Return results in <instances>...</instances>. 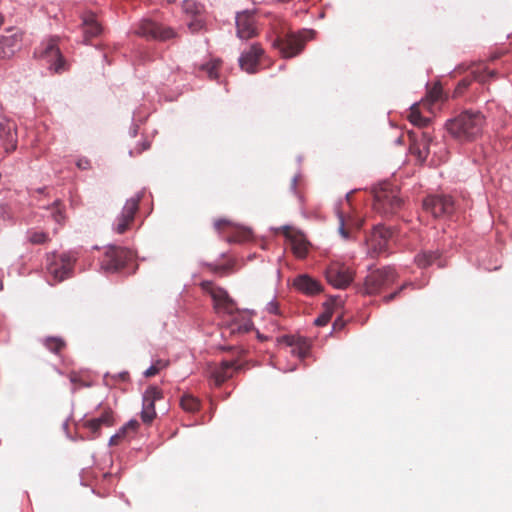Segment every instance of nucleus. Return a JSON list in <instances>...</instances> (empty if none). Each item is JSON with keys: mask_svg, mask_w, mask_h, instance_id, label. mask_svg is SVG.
Segmentation results:
<instances>
[{"mask_svg": "<svg viewBox=\"0 0 512 512\" xmlns=\"http://www.w3.org/2000/svg\"><path fill=\"white\" fill-rule=\"evenodd\" d=\"M399 190L391 183L384 182L374 190V210L382 215H393L402 207Z\"/></svg>", "mask_w": 512, "mask_h": 512, "instance_id": "3", "label": "nucleus"}, {"mask_svg": "<svg viewBox=\"0 0 512 512\" xmlns=\"http://www.w3.org/2000/svg\"><path fill=\"white\" fill-rule=\"evenodd\" d=\"M222 349H223V350H232V349H234V347H232V346H228V347H222Z\"/></svg>", "mask_w": 512, "mask_h": 512, "instance_id": "53", "label": "nucleus"}, {"mask_svg": "<svg viewBox=\"0 0 512 512\" xmlns=\"http://www.w3.org/2000/svg\"><path fill=\"white\" fill-rule=\"evenodd\" d=\"M142 196V193H138L126 201L120 216L117 217L114 223V231L116 233L123 234L130 228L138 211Z\"/></svg>", "mask_w": 512, "mask_h": 512, "instance_id": "12", "label": "nucleus"}, {"mask_svg": "<svg viewBox=\"0 0 512 512\" xmlns=\"http://www.w3.org/2000/svg\"><path fill=\"white\" fill-rule=\"evenodd\" d=\"M2 288H3V283H2V281L0 280V290H2Z\"/></svg>", "mask_w": 512, "mask_h": 512, "instance_id": "54", "label": "nucleus"}, {"mask_svg": "<svg viewBox=\"0 0 512 512\" xmlns=\"http://www.w3.org/2000/svg\"><path fill=\"white\" fill-rule=\"evenodd\" d=\"M471 74L473 75V80L478 82H485L488 76H492L493 72L485 73L483 67H477L472 70ZM472 79L469 77H465L459 81L458 85L455 88L454 95L460 96L464 93V91L471 85Z\"/></svg>", "mask_w": 512, "mask_h": 512, "instance_id": "23", "label": "nucleus"}, {"mask_svg": "<svg viewBox=\"0 0 512 512\" xmlns=\"http://www.w3.org/2000/svg\"><path fill=\"white\" fill-rule=\"evenodd\" d=\"M188 27L192 32H197L203 27V20L202 18L195 16V19L188 22Z\"/></svg>", "mask_w": 512, "mask_h": 512, "instance_id": "39", "label": "nucleus"}, {"mask_svg": "<svg viewBox=\"0 0 512 512\" xmlns=\"http://www.w3.org/2000/svg\"><path fill=\"white\" fill-rule=\"evenodd\" d=\"M334 328H337V327H342L343 326V323H342V320L340 318H338L334 324H333Z\"/></svg>", "mask_w": 512, "mask_h": 512, "instance_id": "51", "label": "nucleus"}, {"mask_svg": "<svg viewBox=\"0 0 512 512\" xmlns=\"http://www.w3.org/2000/svg\"><path fill=\"white\" fill-rule=\"evenodd\" d=\"M35 55L45 60L47 64H49L50 69L54 70L56 73H61L68 69L67 63L58 48L57 39L55 38H51L47 43L42 44L35 51Z\"/></svg>", "mask_w": 512, "mask_h": 512, "instance_id": "8", "label": "nucleus"}, {"mask_svg": "<svg viewBox=\"0 0 512 512\" xmlns=\"http://www.w3.org/2000/svg\"><path fill=\"white\" fill-rule=\"evenodd\" d=\"M237 36L240 39L248 40L258 34L256 20L253 13L244 11L236 16Z\"/></svg>", "mask_w": 512, "mask_h": 512, "instance_id": "17", "label": "nucleus"}, {"mask_svg": "<svg viewBox=\"0 0 512 512\" xmlns=\"http://www.w3.org/2000/svg\"><path fill=\"white\" fill-rule=\"evenodd\" d=\"M332 311L330 309H326L320 316H318L314 320V324L316 326H325L331 320Z\"/></svg>", "mask_w": 512, "mask_h": 512, "instance_id": "38", "label": "nucleus"}, {"mask_svg": "<svg viewBox=\"0 0 512 512\" xmlns=\"http://www.w3.org/2000/svg\"><path fill=\"white\" fill-rule=\"evenodd\" d=\"M150 148V142L149 141H143L141 143V147L140 148H136L135 149V153L138 155V154H141L143 151L145 150H148Z\"/></svg>", "mask_w": 512, "mask_h": 512, "instance_id": "47", "label": "nucleus"}, {"mask_svg": "<svg viewBox=\"0 0 512 512\" xmlns=\"http://www.w3.org/2000/svg\"><path fill=\"white\" fill-rule=\"evenodd\" d=\"M76 165L81 170H87L91 168V163L87 158H80Z\"/></svg>", "mask_w": 512, "mask_h": 512, "instance_id": "43", "label": "nucleus"}, {"mask_svg": "<svg viewBox=\"0 0 512 512\" xmlns=\"http://www.w3.org/2000/svg\"><path fill=\"white\" fill-rule=\"evenodd\" d=\"M326 279L329 284L338 289H345L354 278L353 270L344 263L334 261L327 267Z\"/></svg>", "mask_w": 512, "mask_h": 512, "instance_id": "10", "label": "nucleus"}, {"mask_svg": "<svg viewBox=\"0 0 512 512\" xmlns=\"http://www.w3.org/2000/svg\"><path fill=\"white\" fill-rule=\"evenodd\" d=\"M201 288L211 296L217 314L231 316V320L222 331L224 337L242 335L251 331L253 324L250 318L239 311L236 302L224 288L211 281H203Z\"/></svg>", "mask_w": 512, "mask_h": 512, "instance_id": "1", "label": "nucleus"}, {"mask_svg": "<svg viewBox=\"0 0 512 512\" xmlns=\"http://www.w3.org/2000/svg\"><path fill=\"white\" fill-rule=\"evenodd\" d=\"M423 209L435 218L448 216L454 212V201L448 195H429L423 200Z\"/></svg>", "mask_w": 512, "mask_h": 512, "instance_id": "11", "label": "nucleus"}, {"mask_svg": "<svg viewBox=\"0 0 512 512\" xmlns=\"http://www.w3.org/2000/svg\"><path fill=\"white\" fill-rule=\"evenodd\" d=\"M115 424L114 412L106 405H99L96 409V415L92 418H83L81 420L82 428L89 431L90 439H96L101 435L104 427H112Z\"/></svg>", "mask_w": 512, "mask_h": 512, "instance_id": "6", "label": "nucleus"}, {"mask_svg": "<svg viewBox=\"0 0 512 512\" xmlns=\"http://www.w3.org/2000/svg\"><path fill=\"white\" fill-rule=\"evenodd\" d=\"M443 100V89L439 83L434 84L426 94V97L421 101V105L428 110L431 106Z\"/></svg>", "mask_w": 512, "mask_h": 512, "instance_id": "27", "label": "nucleus"}, {"mask_svg": "<svg viewBox=\"0 0 512 512\" xmlns=\"http://www.w3.org/2000/svg\"><path fill=\"white\" fill-rule=\"evenodd\" d=\"M421 102L418 104H414L408 115L409 121L418 127H427L429 125L430 119L427 117H423L420 112Z\"/></svg>", "mask_w": 512, "mask_h": 512, "instance_id": "28", "label": "nucleus"}, {"mask_svg": "<svg viewBox=\"0 0 512 512\" xmlns=\"http://www.w3.org/2000/svg\"><path fill=\"white\" fill-rule=\"evenodd\" d=\"M76 256L72 253H53L48 255L46 269L52 278L50 284L54 285L70 278L73 273Z\"/></svg>", "mask_w": 512, "mask_h": 512, "instance_id": "4", "label": "nucleus"}, {"mask_svg": "<svg viewBox=\"0 0 512 512\" xmlns=\"http://www.w3.org/2000/svg\"><path fill=\"white\" fill-rule=\"evenodd\" d=\"M485 117L479 111L467 110L446 122V129L458 142L476 140L483 131Z\"/></svg>", "mask_w": 512, "mask_h": 512, "instance_id": "2", "label": "nucleus"}, {"mask_svg": "<svg viewBox=\"0 0 512 512\" xmlns=\"http://www.w3.org/2000/svg\"><path fill=\"white\" fill-rule=\"evenodd\" d=\"M139 427V422L137 420H130L127 424H125L121 429L122 432H125L126 434L132 432H136Z\"/></svg>", "mask_w": 512, "mask_h": 512, "instance_id": "40", "label": "nucleus"}, {"mask_svg": "<svg viewBox=\"0 0 512 512\" xmlns=\"http://www.w3.org/2000/svg\"><path fill=\"white\" fill-rule=\"evenodd\" d=\"M134 33L146 39L166 41L176 36L175 31L152 20L144 19L139 22Z\"/></svg>", "mask_w": 512, "mask_h": 512, "instance_id": "9", "label": "nucleus"}, {"mask_svg": "<svg viewBox=\"0 0 512 512\" xmlns=\"http://www.w3.org/2000/svg\"><path fill=\"white\" fill-rule=\"evenodd\" d=\"M341 225L339 228V232L342 235L343 238L347 239L349 237L348 231L344 228V222L343 219H340Z\"/></svg>", "mask_w": 512, "mask_h": 512, "instance_id": "48", "label": "nucleus"}, {"mask_svg": "<svg viewBox=\"0 0 512 512\" xmlns=\"http://www.w3.org/2000/svg\"><path fill=\"white\" fill-rule=\"evenodd\" d=\"M406 287V285H402L397 291H395L394 293H391L387 296L384 297V301L386 303L392 301L393 299L396 298V296Z\"/></svg>", "mask_w": 512, "mask_h": 512, "instance_id": "46", "label": "nucleus"}, {"mask_svg": "<svg viewBox=\"0 0 512 512\" xmlns=\"http://www.w3.org/2000/svg\"><path fill=\"white\" fill-rule=\"evenodd\" d=\"M220 64H221L220 60H213L210 63L203 65L202 69L207 72V75L210 79H217Z\"/></svg>", "mask_w": 512, "mask_h": 512, "instance_id": "36", "label": "nucleus"}, {"mask_svg": "<svg viewBox=\"0 0 512 512\" xmlns=\"http://www.w3.org/2000/svg\"><path fill=\"white\" fill-rule=\"evenodd\" d=\"M0 137L4 140L5 150L7 152H11L16 149L17 133L14 123L7 122L0 134Z\"/></svg>", "mask_w": 512, "mask_h": 512, "instance_id": "26", "label": "nucleus"}, {"mask_svg": "<svg viewBox=\"0 0 512 512\" xmlns=\"http://www.w3.org/2000/svg\"><path fill=\"white\" fill-rule=\"evenodd\" d=\"M4 22H5V18H4V16L0 13V27H2V26H3Z\"/></svg>", "mask_w": 512, "mask_h": 512, "instance_id": "52", "label": "nucleus"}, {"mask_svg": "<svg viewBox=\"0 0 512 512\" xmlns=\"http://www.w3.org/2000/svg\"><path fill=\"white\" fill-rule=\"evenodd\" d=\"M391 235H392V232L390 229H388L384 226H381V225H377L374 228L368 241H369L371 247L374 248V250H376L378 252H383L387 248V243H388V240L390 239Z\"/></svg>", "mask_w": 512, "mask_h": 512, "instance_id": "21", "label": "nucleus"}, {"mask_svg": "<svg viewBox=\"0 0 512 512\" xmlns=\"http://www.w3.org/2000/svg\"><path fill=\"white\" fill-rule=\"evenodd\" d=\"M397 277L395 269L390 266L373 270L365 278L363 293L366 295L378 294L393 284Z\"/></svg>", "mask_w": 512, "mask_h": 512, "instance_id": "5", "label": "nucleus"}, {"mask_svg": "<svg viewBox=\"0 0 512 512\" xmlns=\"http://www.w3.org/2000/svg\"><path fill=\"white\" fill-rule=\"evenodd\" d=\"M44 345L55 354H59L66 347L65 341L59 337H47L44 340Z\"/></svg>", "mask_w": 512, "mask_h": 512, "instance_id": "31", "label": "nucleus"}, {"mask_svg": "<svg viewBox=\"0 0 512 512\" xmlns=\"http://www.w3.org/2000/svg\"><path fill=\"white\" fill-rule=\"evenodd\" d=\"M22 32L8 30V34L0 37V59H10L21 47Z\"/></svg>", "mask_w": 512, "mask_h": 512, "instance_id": "16", "label": "nucleus"}, {"mask_svg": "<svg viewBox=\"0 0 512 512\" xmlns=\"http://www.w3.org/2000/svg\"><path fill=\"white\" fill-rule=\"evenodd\" d=\"M297 182H298V176L293 177V179L291 181V189L294 192L296 191Z\"/></svg>", "mask_w": 512, "mask_h": 512, "instance_id": "50", "label": "nucleus"}, {"mask_svg": "<svg viewBox=\"0 0 512 512\" xmlns=\"http://www.w3.org/2000/svg\"><path fill=\"white\" fill-rule=\"evenodd\" d=\"M214 228L220 234L225 232H238V228L236 227V225L225 218L215 220Z\"/></svg>", "mask_w": 512, "mask_h": 512, "instance_id": "32", "label": "nucleus"}, {"mask_svg": "<svg viewBox=\"0 0 512 512\" xmlns=\"http://www.w3.org/2000/svg\"><path fill=\"white\" fill-rule=\"evenodd\" d=\"M126 433L122 432V429H120L115 435H113L110 438L109 444L110 445H118L122 439L126 437Z\"/></svg>", "mask_w": 512, "mask_h": 512, "instance_id": "41", "label": "nucleus"}, {"mask_svg": "<svg viewBox=\"0 0 512 512\" xmlns=\"http://www.w3.org/2000/svg\"><path fill=\"white\" fill-rule=\"evenodd\" d=\"M274 45L280 50L286 58H291L302 52L305 46V40L301 35L289 33L283 38H277Z\"/></svg>", "mask_w": 512, "mask_h": 512, "instance_id": "14", "label": "nucleus"}, {"mask_svg": "<svg viewBox=\"0 0 512 512\" xmlns=\"http://www.w3.org/2000/svg\"><path fill=\"white\" fill-rule=\"evenodd\" d=\"M69 379L74 385H78V386H87L88 385L81 379L80 375L76 372H71L69 375Z\"/></svg>", "mask_w": 512, "mask_h": 512, "instance_id": "42", "label": "nucleus"}, {"mask_svg": "<svg viewBox=\"0 0 512 512\" xmlns=\"http://www.w3.org/2000/svg\"><path fill=\"white\" fill-rule=\"evenodd\" d=\"M131 250L119 246L107 247L102 260L101 268L106 272H117L133 260Z\"/></svg>", "mask_w": 512, "mask_h": 512, "instance_id": "7", "label": "nucleus"}, {"mask_svg": "<svg viewBox=\"0 0 512 512\" xmlns=\"http://www.w3.org/2000/svg\"><path fill=\"white\" fill-rule=\"evenodd\" d=\"M268 310L270 313L278 314V310H279L278 304L274 303V302L269 303Z\"/></svg>", "mask_w": 512, "mask_h": 512, "instance_id": "49", "label": "nucleus"}, {"mask_svg": "<svg viewBox=\"0 0 512 512\" xmlns=\"http://www.w3.org/2000/svg\"><path fill=\"white\" fill-rule=\"evenodd\" d=\"M51 216L59 225H62L65 220L63 208L59 201H55L52 207Z\"/></svg>", "mask_w": 512, "mask_h": 512, "instance_id": "37", "label": "nucleus"}, {"mask_svg": "<svg viewBox=\"0 0 512 512\" xmlns=\"http://www.w3.org/2000/svg\"><path fill=\"white\" fill-rule=\"evenodd\" d=\"M286 343L292 347L291 353L304 359L309 354L310 345L305 338L286 336L284 337Z\"/></svg>", "mask_w": 512, "mask_h": 512, "instance_id": "25", "label": "nucleus"}, {"mask_svg": "<svg viewBox=\"0 0 512 512\" xmlns=\"http://www.w3.org/2000/svg\"><path fill=\"white\" fill-rule=\"evenodd\" d=\"M249 235V231L248 230H242L241 231V236H235V237H227V241L228 242H238V241H241L242 239H245L246 237H248Z\"/></svg>", "mask_w": 512, "mask_h": 512, "instance_id": "45", "label": "nucleus"}, {"mask_svg": "<svg viewBox=\"0 0 512 512\" xmlns=\"http://www.w3.org/2000/svg\"><path fill=\"white\" fill-rule=\"evenodd\" d=\"M180 405L183 410L190 412V413H194V412L198 411L200 408L199 400L190 394H184L181 397Z\"/></svg>", "mask_w": 512, "mask_h": 512, "instance_id": "29", "label": "nucleus"}, {"mask_svg": "<svg viewBox=\"0 0 512 512\" xmlns=\"http://www.w3.org/2000/svg\"><path fill=\"white\" fill-rule=\"evenodd\" d=\"M162 398V390L156 386H150L144 392L141 419L145 424H150L156 417L155 402Z\"/></svg>", "mask_w": 512, "mask_h": 512, "instance_id": "15", "label": "nucleus"}, {"mask_svg": "<svg viewBox=\"0 0 512 512\" xmlns=\"http://www.w3.org/2000/svg\"><path fill=\"white\" fill-rule=\"evenodd\" d=\"M430 142L431 136L426 132H422L419 139L411 142L409 151L417 158V160L424 162L429 154Z\"/></svg>", "mask_w": 512, "mask_h": 512, "instance_id": "22", "label": "nucleus"}, {"mask_svg": "<svg viewBox=\"0 0 512 512\" xmlns=\"http://www.w3.org/2000/svg\"><path fill=\"white\" fill-rule=\"evenodd\" d=\"M438 258V252H423L415 257V262L419 267L426 268L433 264Z\"/></svg>", "mask_w": 512, "mask_h": 512, "instance_id": "30", "label": "nucleus"}, {"mask_svg": "<svg viewBox=\"0 0 512 512\" xmlns=\"http://www.w3.org/2000/svg\"><path fill=\"white\" fill-rule=\"evenodd\" d=\"M214 273L224 275L228 271V267L225 265H209Z\"/></svg>", "mask_w": 512, "mask_h": 512, "instance_id": "44", "label": "nucleus"}, {"mask_svg": "<svg viewBox=\"0 0 512 512\" xmlns=\"http://www.w3.org/2000/svg\"><path fill=\"white\" fill-rule=\"evenodd\" d=\"M283 235L286 237L293 254L298 258H305L308 254L309 242L304 234L290 226L281 228Z\"/></svg>", "mask_w": 512, "mask_h": 512, "instance_id": "13", "label": "nucleus"}, {"mask_svg": "<svg viewBox=\"0 0 512 512\" xmlns=\"http://www.w3.org/2000/svg\"><path fill=\"white\" fill-rule=\"evenodd\" d=\"M28 240L32 244H44L49 241V236L43 231L31 230L28 232Z\"/></svg>", "mask_w": 512, "mask_h": 512, "instance_id": "34", "label": "nucleus"}, {"mask_svg": "<svg viewBox=\"0 0 512 512\" xmlns=\"http://www.w3.org/2000/svg\"><path fill=\"white\" fill-rule=\"evenodd\" d=\"M263 53L264 50L259 44H253L249 50L243 52L239 58V65L241 69L248 73H255L259 64V59Z\"/></svg>", "mask_w": 512, "mask_h": 512, "instance_id": "18", "label": "nucleus"}, {"mask_svg": "<svg viewBox=\"0 0 512 512\" xmlns=\"http://www.w3.org/2000/svg\"><path fill=\"white\" fill-rule=\"evenodd\" d=\"M182 7L185 13L192 16L199 15L202 9V6L193 0H185Z\"/></svg>", "mask_w": 512, "mask_h": 512, "instance_id": "35", "label": "nucleus"}, {"mask_svg": "<svg viewBox=\"0 0 512 512\" xmlns=\"http://www.w3.org/2000/svg\"><path fill=\"white\" fill-rule=\"evenodd\" d=\"M82 27L86 41L97 37L102 32V26L97 21L96 15L93 13H87L83 16Z\"/></svg>", "mask_w": 512, "mask_h": 512, "instance_id": "24", "label": "nucleus"}, {"mask_svg": "<svg viewBox=\"0 0 512 512\" xmlns=\"http://www.w3.org/2000/svg\"><path fill=\"white\" fill-rule=\"evenodd\" d=\"M293 287L306 296H314L322 292V284L308 274L298 275L293 280Z\"/></svg>", "mask_w": 512, "mask_h": 512, "instance_id": "19", "label": "nucleus"}, {"mask_svg": "<svg viewBox=\"0 0 512 512\" xmlns=\"http://www.w3.org/2000/svg\"><path fill=\"white\" fill-rule=\"evenodd\" d=\"M168 365V360L158 359L144 372V375L147 378L153 377L160 371L168 367Z\"/></svg>", "mask_w": 512, "mask_h": 512, "instance_id": "33", "label": "nucleus"}, {"mask_svg": "<svg viewBox=\"0 0 512 512\" xmlns=\"http://www.w3.org/2000/svg\"><path fill=\"white\" fill-rule=\"evenodd\" d=\"M244 366L238 364L237 361H222L220 365L212 372V378L217 386L223 384L226 380L230 379L234 373L242 370Z\"/></svg>", "mask_w": 512, "mask_h": 512, "instance_id": "20", "label": "nucleus"}]
</instances>
